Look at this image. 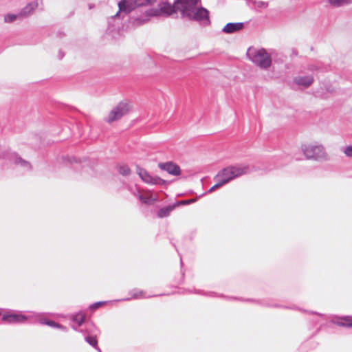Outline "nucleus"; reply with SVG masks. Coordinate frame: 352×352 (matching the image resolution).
I'll use <instances>...</instances> for the list:
<instances>
[{"label":"nucleus","mask_w":352,"mask_h":352,"mask_svg":"<svg viewBox=\"0 0 352 352\" xmlns=\"http://www.w3.org/2000/svg\"><path fill=\"white\" fill-rule=\"evenodd\" d=\"M229 168L232 172L233 179L243 175L248 171V166H229Z\"/></svg>","instance_id":"13"},{"label":"nucleus","mask_w":352,"mask_h":352,"mask_svg":"<svg viewBox=\"0 0 352 352\" xmlns=\"http://www.w3.org/2000/svg\"><path fill=\"white\" fill-rule=\"evenodd\" d=\"M294 81L298 85L309 87L314 82V78L312 76H300L296 77Z\"/></svg>","instance_id":"14"},{"label":"nucleus","mask_w":352,"mask_h":352,"mask_svg":"<svg viewBox=\"0 0 352 352\" xmlns=\"http://www.w3.org/2000/svg\"><path fill=\"white\" fill-rule=\"evenodd\" d=\"M140 200L146 204H153L157 200V195H154L151 191H144L139 194Z\"/></svg>","instance_id":"10"},{"label":"nucleus","mask_w":352,"mask_h":352,"mask_svg":"<svg viewBox=\"0 0 352 352\" xmlns=\"http://www.w3.org/2000/svg\"><path fill=\"white\" fill-rule=\"evenodd\" d=\"M159 167L162 170H166L169 174L175 176H178L181 174V169L179 166L171 162L160 164Z\"/></svg>","instance_id":"8"},{"label":"nucleus","mask_w":352,"mask_h":352,"mask_svg":"<svg viewBox=\"0 0 352 352\" xmlns=\"http://www.w3.org/2000/svg\"><path fill=\"white\" fill-rule=\"evenodd\" d=\"M175 206L176 205H172L161 208L157 212L158 217L164 218L169 216L170 212L175 208Z\"/></svg>","instance_id":"16"},{"label":"nucleus","mask_w":352,"mask_h":352,"mask_svg":"<svg viewBox=\"0 0 352 352\" xmlns=\"http://www.w3.org/2000/svg\"><path fill=\"white\" fill-rule=\"evenodd\" d=\"M137 173L141 179L146 184L151 185L164 184L166 181L159 177L152 176L149 173L142 168H137Z\"/></svg>","instance_id":"7"},{"label":"nucleus","mask_w":352,"mask_h":352,"mask_svg":"<svg viewBox=\"0 0 352 352\" xmlns=\"http://www.w3.org/2000/svg\"><path fill=\"white\" fill-rule=\"evenodd\" d=\"M26 317L21 314H5L2 317V320L8 323H20L26 320Z\"/></svg>","instance_id":"11"},{"label":"nucleus","mask_w":352,"mask_h":352,"mask_svg":"<svg viewBox=\"0 0 352 352\" xmlns=\"http://www.w3.org/2000/svg\"><path fill=\"white\" fill-rule=\"evenodd\" d=\"M198 1L199 0H176L172 5L167 1L158 0L157 7L146 10L147 18L137 19V23H145L149 20L150 17L169 16L175 13L177 10L180 11L184 16L187 17L196 7Z\"/></svg>","instance_id":"1"},{"label":"nucleus","mask_w":352,"mask_h":352,"mask_svg":"<svg viewBox=\"0 0 352 352\" xmlns=\"http://www.w3.org/2000/svg\"><path fill=\"white\" fill-rule=\"evenodd\" d=\"M41 323L42 324H47V325H49V326H51V327H58L59 325L57 324L55 322L52 321V320H42L41 321Z\"/></svg>","instance_id":"25"},{"label":"nucleus","mask_w":352,"mask_h":352,"mask_svg":"<svg viewBox=\"0 0 352 352\" xmlns=\"http://www.w3.org/2000/svg\"><path fill=\"white\" fill-rule=\"evenodd\" d=\"M214 179L217 181V183L214 185L210 189V191L212 192L215 189L222 186L223 185L227 184L230 180L233 179V177L232 175V172L230 171L229 167L225 168L221 171L218 173V174L215 176Z\"/></svg>","instance_id":"6"},{"label":"nucleus","mask_w":352,"mask_h":352,"mask_svg":"<svg viewBox=\"0 0 352 352\" xmlns=\"http://www.w3.org/2000/svg\"><path fill=\"white\" fill-rule=\"evenodd\" d=\"M335 324L340 327H352V316L341 317L335 321Z\"/></svg>","instance_id":"15"},{"label":"nucleus","mask_w":352,"mask_h":352,"mask_svg":"<svg viewBox=\"0 0 352 352\" xmlns=\"http://www.w3.org/2000/svg\"><path fill=\"white\" fill-rule=\"evenodd\" d=\"M118 172L123 176H128L131 174V170L127 165H122L118 168Z\"/></svg>","instance_id":"19"},{"label":"nucleus","mask_w":352,"mask_h":352,"mask_svg":"<svg viewBox=\"0 0 352 352\" xmlns=\"http://www.w3.org/2000/svg\"><path fill=\"white\" fill-rule=\"evenodd\" d=\"M144 296V292L142 290L136 291L133 294V298H135V299L141 298H143Z\"/></svg>","instance_id":"23"},{"label":"nucleus","mask_w":352,"mask_h":352,"mask_svg":"<svg viewBox=\"0 0 352 352\" xmlns=\"http://www.w3.org/2000/svg\"><path fill=\"white\" fill-rule=\"evenodd\" d=\"M105 303H106V302H104V301L97 302L94 303L93 305H91L90 306V309H92V310H96L98 308H99L100 307H101L102 305H104Z\"/></svg>","instance_id":"24"},{"label":"nucleus","mask_w":352,"mask_h":352,"mask_svg":"<svg viewBox=\"0 0 352 352\" xmlns=\"http://www.w3.org/2000/svg\"><path fill=\"white\" fill-rule=\"evenodd\" d=\"M244 27L243 23H228L223 28L226 34H232L241 31Z\"/></svg>","instance_id":"12"},{"label":"nucleus","mask_w":352,"mask_h":352,"mask_svg":"<svg viewBox=\"0 0 352 352\" xmlns=\"http://www.w3.org/2000/svg\"><path fill=\"white\" fill-rule=\"evenodd\" d=\"M87 342L91 346L97 347L98 340L95 336H87L86 338Z\"/></svg>","instance_id":"22"},{"label":"nucleus","mask_w":352,"mask_h":352,"mask_svg":"<svg viewBox=\"0 0 352 352\" xmlns=\"http://www.w3.org/2000/svg\"><path fill=\"white\" fill-rule=\"evenodd\" d=\"M188 18L195 20H203L208 19V11L204 8H197L196 7L191 11V14H188Z\"/></svg>","instance_id":"9"},{"label":"nucleus","mask_w":352,"mask_h":352,"mask_svg":"<svg viewBox=\"0 0 352 352\" xmlns=\"http://www.w3.org/2000/svg\"><path fill=\"white\" fill-rule=\"evenodd\" d=\"M329 3L333 7H340L344 4L352 3V0H329Z\"/></svg>","instance_id":"18"},{"label":"nucleus","mask_w":352,"mask_h":352,"mask_svg":"<svg viewBox=\"0 0 352 352\" xmlns=\"http://www.w3.org/2000/svg\"><path fill=\"white\" fill-rule=\"evenodd\" d=\"M18 18H20L19 14H8L5 16L4 20L6 23H12Z\"/></svg>","instance_id":"21"},{"label":"nucleus","mask_w":352,"mask_h":352,"mask_svg":"<svg viewBox=\"0 0 352 352\" xmlns=\"http://www.w3.org/2000/svg\"><path fill=\"white\" fill-rule=\"evenodd\" d=\"M129 104L126 102H120L114 107L109 113L107 118V122H112L115 120L120 119L123 116L129 111Z\"/></svg>","instance_id":"4"},{"label":"nucleus","mask_w":352,"mask_h":352,"mask_svg":"<svg viewBox=\"0 0 352 352\" xmlns=\"http://www.w3.org/2000/svg\"><path fill=\"white\" fill-rule=\"evenodd\" d=\"M73 319L78 325H81L85 321V315L83 313H78L74 316Z\"/></svg>","instance_id":"20"},{"label":"nucleus","mask_w":352,"mask_h":352,"mask_svg":"<svg viewBox=\"0 0 352 352\" xmlns=\"http://www.w3.org/2000/svg\"><path fill=\"white\" fill-rule=\"evenodd\" d=\"M33 10L34 6L32 4H28L21 10L19 16L21 18L28 16L32 13Z\"/></svg>","instance_id":"17"},{"label":"nucleus","mask_w":352,"mask_h":352,"mask_svg":"<svg viewBox=\"0 0 352 352\" xmlns=\"http://www.w3.org/2000/svg\"><path fill=\"white\" fill-rule=\"evenodd\" d=\"M304 153L307 159L319 160L325 158L327 155L321 145H308L304 148Z\"/></svg>","instance_id":"5"},{"label":"nucleus","mask_w":352,"mask_h":352,"mask_svg":"<svg viewBox=\"0 0 352 352\" xmlns=\"http://www.w3.org/2000/svg\"><path fill=\"white\" fill-rule=\"evenodd\" d=\"M344 152L346 156L352 157V146H347Z\"/></svg>","instance_id":"26"},{"label":"nucleus","mask_w":352,"mask_h":352,"mask_svg":"<svg viewBox=\"0 0 352 352\" xmlns=\"http://www.w3.org/2000/svg\"><path fill=\"white\" fill-rule=\"evenodd\" d=\"M158 4V0H121L118 3L119 11L129 13L140 6H153Z\"/></svg>","instance_id":"3"},{"label":"nucleus","mask_w":352,"mask_h":352,"mask_svg":"<svg viewBox=\"0 0 352 352\" xmlns=\"http://www.w3.org/2000/svg\"><path fill=\"white\" fill-rule=\"evenodd\" d=\"M248 54L250 60L261 68L267 69L272 65L271 56L265 49L254 50L250 48Z\"/></svg>","instance_id":"2"}]
</instances>
